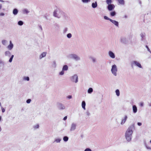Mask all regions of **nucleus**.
Returning <instances> with one entry per match:
<instances>
[{
  "mask_svg": "<svg viewBox=\"0 0 151 151\" xmlns=\"http://www.w3.org/2000/svg\"><path fill=\"white\" fill-rule=\"evenodd\" d=\"M58 109L60 110H63L65 109V105L61 103H58L57 104Z\"/></svg>",
  "mask_w": 151,
  "mask_h": 151,
  "instance_id": "0eeeda50",
  "label": "nucleus"
},
{
  "mask_svg": "<svg viewBox=\"0 0 151 151\" xmlns=\"http://www.w3.org/2000/svg\"><path fill=\"white\" fill-rule=\"evenodd\" d=\"M18 10L17 9L15 8L13 10V14L14 15H16L18 14Z\"/></svg>",
  "mask_w": 151,
  "mask_h": 151,
  "instance_id": "412c9836",
  "label": "nucleus"
},
{
  "mask_svg": "<svg viewBox=\"0 0 151 151\" xmlns=\"http://www.w3.org/2000/svg\"><path fill=\"white\" fill-rule=\"evenodd\" d=\"M61 141V139L60 138H55L53 142H56L57 143H60Z\"/></svg>",
  "mask_w": 151,
  "mask_h": 151,
  "instance_id": "a878e982",
  "label": "nucleus"
},
{
  "mask_svg": "<svg viewBox=\"0 0 151 151\" xmlns=\"http://www.w3.org/2000/svg\"><path fill=\"white\" fill-rule=\"evenodd\" d=\"M145 47L147 48L148 51H149L151 54V51H150V49L148 47V46L146 45L145 46Z\"/></svg>",
  "mask_w": 151,
  "mask_h": 151,
  "instance_id": "49530a36",
  "label": "nucleus"
},
{
  "mask_svg": "<svg viewBox=\"0 0 151 151\" xmlns=\"http://www.w3.org/2000/svg\"><path fill=\"white\" fill-rule=\"evenodd\" d=\"M67 37L68 38H70L72 37V35L71 33H68L67 35Z\"/></svg>",
  "mask_w": 151,
  "mask_h": 151,
  "instance_id": "c03bdc74",
  "label": "nucleus"
},
{
  "mask_svg": "<svg viewBox=\"0 0 151 151\" xmlns=\"http://www.w3.org/2000/svg\"><path fill=\"white\" fill-rule=\"evenodd\" d=\"M70 79L71 81L75 82L76 83L78 82V76L76 74H75L74 75L71 76Z\"/></svg>",
  "mask_w": 151,
  "mask_h": 151,
  "instance_id": "20e7f679",
  "label": "nucleus"
},
{
  "mask_svg": "<svg viewBox=\"0 0 151 151\" xmlns=\"http://www.w3.org/2000/svg\"><path fill=\"white\" fill-rule=\"evenodd\" d=\"M14 45L11 40L9 41V44L7 46V48L9 50H11L13 48Z\"/></svg>",
  "mask_w": 151,
  "mask_h": 151,
  "instance_id": "ddd939ff",
  "label": "nucleus"
},
{
  "mask_svg": "<svg viewBox=\"0 0 151 151\" xmlns=\"http://www.w3.org/2000/svg\"><path fill=\"white\" fill-rule=\"evenodd\" d=\"M132 111L135 114L137 111V106L135 105L132 106Z\"/></svg>",
  "mask_w": 151,
  "mask_h": 151,
  "instance_id": "a211bd4d",
  "label": "nucleus"
},
{
  "mask_svg": "<svg viewBox=\"0 0 151 151\" xmlns=\"http://www.w3.org/2000/svg\"><path fill=\"white\" fill-rule=\"evenodd\" d=\"M67 116H66L64 117V118L63 119V120H64L65 121L67 119Z\"/></svg>",
  "mask_w": 151,
  "mask_h": 151,
  "instance_id": "6e6d98bb",
  "label": "nucleus"
},
{
  "mask_svg": "<svg viewBox=\"0 0 151 151\" xmlns=\"http://www.w3.org/2000/svg\"><path fill=\"white\" fill-rule=\"evenodd\" d=\"M139 3H140V4H141V1H140V2H139Z\"/></svg>",
  "mask_w": 151,
  "mask_h": 151,
  "instance_id": "774afa93",
  "label": "nucleus"
},
{
  "mask_svg": "<svg viewBox=\"0 0 151 151\" xmlns=\"http://www.w3.org/2000/svg\"><path fill=\"white\" fill-rule=\"evenodd\" d=\"M5 15V14L3 13H0V16H4Z\"/></svg>",
  "mask_w": 151,
  "mask_h": 151,
  "instance_id": "603ef678",
  "label": "nucleus"
},
{
  "mask_svg": "<svg viewBox=\"0 0 151 151\" xmlns=\"http://www.w3.org/2000/svg\"><path fill=\"white\" fill-rule=\"evenodd\" d=\"M121 5H124V0H116Z\"/></svg>",
  "mask_w": 151,
  "mask_h": 151,
  "instance_id": "bb28decb",
  "label": "nucleus"
},
{
  "mask_svg": "<svg viewBox=\"0 0 151 151\" xmlns=\"http://www.w3.org/2000/svg\"><path fill=\"white\" fill-rule=\"evenodd\" d=\"M2 7V5L1 4H0V9H1Z\"/></svg>",
  "mask_w": 151,
  "mask_h": 151,
  "instance_id": "13d9d810",
  "label": "nucleus"
},
{
  "mask_svg": "<svg viewBox=\"0 0 151 151\" xmlns=\"http://www.w3.org/2000/svg\"><path fill=\"white\" fill-rule=\"evenodd\" d=\"M137 124L139 126H141L142 125V124L141 122H138L137 123Z\"/></svg>",
  "mask_w": 151,
  "mask_h": 151,
  "instance_id": "5fc2aeb1",
  "label": "nucleus"
},
{
  "mask_svg": "<svg viewBox=\"0 0 151 151\" xmlns=\"http://www.w3.org/2000/svg\"><path fill=\"white\" fill-rule=\"evenodd\" d=\"M1 127H0V132H1Z\"/></svg>",
  "mask_w": 151,
  "mask_h": 151,
  "instance_id": "0e129e2a",
  "label": "nucleus"
},
{
  "mask_svg": "<svg viewBox=\"0 0 151 151\" xmlns=\"http://www.w3.org/2000/svg\"><path fill=\"white\" fill-rule=\"evenodd\" d=\"M84 151H92V150L90 148H86L84 150Z\"/></svg>",
  "mask_w": 151,
  "mask_h": 151,
  "instance_id": "09e8293b",
  "label": "nucleus"
},
{
  "mask_svg": "<svg viewBox=\"0 0 151 151\" xmlns=\"http://www.w3.org/2000/svg\"><path fill=\"white\" fill-rule=\"evenodd\" d=\"M1 109L2 112L4 113L5 111V109L2 106H1Z\"/></svg>",
  "mask_w": 151,
  "mask_h": 151,
  "instance_id": "8fccbe9b",
  "label": "nucleus"
},
{
  "mask_svg": "<svg viewBox=\"0 0 151 151\" xmlns=\"http://www.w3.org/2000/svg\"><path fill=\"white\" fill-rule=\"evenodd\" d=\"M14 55H11V56L9 60V63H11L12 62V61L13 58L14 57Z\"/></svg>",
  "mask_w": 151,
  "mask_h": 151,
  "instance_id": "473e14b6",
  "label": "nucleus"
},
{
  "mask_svg": "<svg viewBox=\"0 0 151 151\" xmlns=\"http://www.w3.org/2000/svg\"><path fill=\"white\" fill-rule=\"evenodd\" d=\"M24 24L23 22L22 21H19L18 22L17 24L19 26H22Z\"/></svg>",
  "mask_w": 151,
  "mask_h": 151,
  "instance_id": "72a5a7b5",
  "label": "nucleus"
},
{
  "mask_svg": "<svg viewBox=\"0 0 151 151\" xmlns=\"http://www.w3.org/2000/svg\"><path fill=\"white\" fill-rule=\"evenodd\" d=\"M124 17L125 18H127V16L126 15H124Z\"/></svg>",
  "mask_w": 151,
  "mask_h": 151,
  "instance_id": "bf43d9fd",
  "label": "nucleus"
},
{
  "mask_svg": "<svg viewBox=\"0 0 151 151\" xmlns=\"http://www.w3.org/2000/svg\"><path fill=\"white\" fill-rule=\"evenodd\" d=\"M64 71L62 70L59 73V74L60 75L62 76L64 75Z\"/></svg>",
  "mask_w": 151,
  "mask_h": 151,
  "instance_id": "79ce46f5",
  "label": "nucleus"
},
{
  "mask_svg": "<svg viewBox=\"0 0 151 151\" xmlns=\"http://www.w3.org/2000/svg\"><path fill=\"white\" fill-rule=\"evenodd\" d=\"M22 12L23 14H27L29 12V11L27 9H23Z\"/></svg>",
  "mask_w": 151,
  "mask_h": 151,
  "instance_id": "5701e85b",
  "label": "nucleus"
},
{
  "mask_svg": "<svg viewBox=\"0 0 151 151\" xmlns=\"http://www.w3.org/2000/svg\"><path fill=\"white\" fill-rule=\"evenodd\" d=\"M47 52H42L39 58L41 59L42 58L46 56Z\"/></svg>",
  "mask_w": 151,
  "mask_h": 151,
  "instance_id": "6ab92c4d",
  "label": "nucleus"
},
{
  "mask_svg": "<svg viewBox=\"0 0 151 151\" xmlns=\"http://www.w3.org/2000/svg\"><path fill=\"white\" fill-rule=\"evenodd\" d=\"M40 28L41 30H42V28L41 26H40Z\"/></svg>",
  "mask_w": 151,
  "mask_h": 151,
  "instance_id": "052dcab7",
  "label": "nucleus"
},
{
  "mask_svg": "<svg viewBox=\"0 0 151 151\" xmlns=\"http://www.w3.org/2000/svg\"><path fill=\"white\" fill-rule=\"evenodd\" d=\"M0 106H1V102H0Z\"/></svg>",
  "mask_w": 151,
  "mask_h": 151,
  "instance_id": "e2e57ef3",
  "label": "nucleus"
},
{
  "mask_svg": "<svg viewBox=\"0 0 151 151\" xmlns=\"http://www.w3.org/2000/svg\"><path fill=\"white\" fill-rule=\"evenodd\" d=\"M4 62L2 60H0V67L4 66Z\"/></svg>",
  "mask_w": 151,
  "mask_h": 151,
  "instance_id": "58836bf2",
  "label": "nucleus"
},
{
  "mask_svg": "<svg viewBox=\"0 0 151 151\" xmlns=\"http://www.w3.org/2000/svg\"><path fill=\"white\" fill-rule=\"evenodd\" d=\"M134 124H133L130 125L127 129L125 134V138L128 142L131 141L132 138V134L133 130L134 129Z\"/></svg>",
  "mask_w": 151,
  "mask_h": 151,
  "instance_id": "f257e3e1",
  "label": "nucleus"
},
{
  "mask_svg": "<svg viewBox=\"0 0 151 151\" xmlns=\"http://www.w3.org/2000/svg\"><path fill=\"white\" fill-rule=\"evenodd\" d=\"M128 116L127 115H125L122 118L121 120V124L122 125H124L127 119Z\"/></svg>",
  "mask_w": 151,
  "mask_h": 151,
  "instance_id": "1a4fd4ad",
  "label": "nucleus"
},
{
  "mask_svg": "<svg viewBox=\"0 0 151 151\" xmlns=\"http://www.w3.org/2000/svg\"><path fill=\"white\" fill-rule=\"evenodd\" d=\"M5 55L6 56L9 57L11 55V53L9 51H6L5 52Z\"/></svg>",
  "mask_w": 151,
  "mask_h": 151,
  "instance_id": "4be33fe9",
  "label": "nucleus"
},
{
  "mask_svg": "<svg viewBox=\"0 0 151 151\" xmlns=\"http://www.w3.org/2000/svg\"><path fill=\"white\" fill-rule=\"evenodd\" d=\"M68 69V66L67 65H64L63 67L62 70L64 71H67Z\"/></svg>",
  "mask_w": 151,
  "mask_h": 151,
  "instance_id": "393cba45",
  "label": "nucleus"
},
{
  "mask_svg": "<svg viewBox=\"0 0 151 151\" xmlns=\"http://www.w3.org/2000/svg\"><path fill=\"white\" fill-rule=\"evenodd\" d=\"M89 58L90 59H91V60L93 63H96L97 59L95 58L92 56H90L89 57Z\"/></svg>",
  "mask_w": 151,
  "mask_h": 151,
  "instance_id": "2eb2a0df",
  "label": "nucleus"
},
{
  "mask_svg": "<svg viewBox=\"0 0 151 151\" xmlns=\"http://www.w3.org/2000/svg\"><path fill=\"white\" fill-rule=\"evenodd\" d=\"M58 10L55 9L54 10L53 12V16L55 17H57L58 18H60V16L59 15H58Z\"/></svg>",
  "mask_w": 151,
  "mask_h": 151,
  "instance_id": "f8f14e48",
  "label": "nucleus"
},
{
  "mask_svg": "<svg viewBox=\"0 0 151 151\" xmlns=\"http://www.w3.org/2000/svg\"><path fill=\"white\" fill-rule=\"evenodd\" d=\"M140 35L141 37V42L145 43L146 41L145 33L144 32L141 33Z\"/></svg>",
  "mask_w": 151,
  "mask_h": 151,
  "instance_id": "423d86ee",
  "label": "nucleus"
},
{
  "mask_svg": "<svg viewBox=\"0 0 151 151\" xmlns=\"http://www.w3.org/2000/svg\"><path fill=\"white\" fill-rule=\"evenodd\" d=\"M31 101V99H28L26 100V103L27 104H29L30 103Z\"/></svg>",
  "mask_w": 151,
  "mask_h": 151,
  "instance_id": "de8ad7c7",
  "label": "nucleus"
},
{
  "mask_svg": "<svg viewBox=\"0 0 151 151\" xmlns=\"http://www.w3.org/2000/svg\"><path fill=\"white\" fill-rule=\"evenodd\" d=\"M131 65L132 67L133 65H135L140 68H142V67L140 63L139 62L137 61L134 60L132 61L131 63Z\"/></svg>",
  "mask_w": 151,
  "mask_h": 151,
  "instance_id": "39448f33",
  "label": "nucleus"
},
{
  "mask_svg": "<svg viewBox=\"0 0 151 151\" xmlns=\"http://www.w3.org/2000/svg\"><path fill=\"white\" fill-rule=\"evenodd\" d=\"M145 145L146 146V147L147 148V149H151V148L150 147H147L146 145V144L145 143Z\"/></svg>",
  "mask_w": 151,
  "mask_h": 151,
  "instance_id": "864d4df0",
  "label": "nucleus"
},
{
  "mask_svg": "<svg viewBox=\"0 0 151 151\" xmlns=\"http://www.w3.org/2000/svg\"><path fill=\"white\" fill-rule=\"evenodd\" d=\"M68 28L67 27L64 28L63 30V32L64 33H66L68 31Z\"/></svg>",
  "mask_w": 151,
  "mask_h": 151,
  "instance_id": "a18cd8bd",
  "label": "nucleus"
},
{
  "mask_svg": "<svg viewBox=\"0 0 151 151\" xmlns=\"http://www.w3.org/2000/svg\"><path fill=\"white\" fill-rule=\"evenodd\" d=\"M0 1L1 2H3L4 1L2 0H0Z\"/></svg>",
  "mask_w": 151,
  "mask_h": 151,
  "instance_id": "680f3d73",
  "label": "nucleus"
},
{
  "mask_svg": "<svg viewBox=\"0 0 151 151\" xmlns=\"http://www.w3.org/2000/svg\"><path fill=\"white\" fill-rule=\"evenodd\" d=\"M7 42V41L5 40H3L2 41V43L3 45H6Z\"/></svg>",
  "mask_w": 151,
  "mask_h": 151,
  "instance_id": "4c0bfd02",
  "label": "nucleus"
},
{
  "mask_svg": "<svg viewBox=\"0 0 151 151\" xmlns=\"http://www.w3.org/2000/svg\"><path fill=\"white\" fill-rule=\"evenodd\" d=\"M108 55L109 57L112 59H114L115 57L114 53L111 51L110 50L109 51Z\"/></svg>",
  "mask_w": 151,
  "mask_h": 151,
  "instance_id": "9d476101",
  "label": "nucleus"
},
{
  "mask_svg": "<svg viewBox=\"0 0 151 151\" xmlns=\"http://www.w3.org/2000/svg\"><path fill=\"white\" fill-rule=\"evenodd\" d=\"M120 40L121 42L123 43H126L127 42V39L125 37H121L120 38Z\"/></svg>",
  "mask_w": 151,
  "mask_h": 151,
  "instance_id": "4468645a",
  "label": "nucleus"
},
{
  "mask_svg": "<svg viewBox=\"0 0 151 151\" xmlns=\"http://www.w3.org/2000/svg\"><path fill=\"white\" fill-rule=\"evenodd\" d=\"M92 7L93 8H96L98 6L97 2L96 1H95L94 3H93L92 4Z\"/></svg>",
  "mask_w": 151,
  "mask_h": 151,
  "instance_id": "aec40b11",
  "label": "nucleus"
},
{
  "mask_svg": "<svg viewBox=\"0 0 151 151\" xmlns=\"http://www.w3.org/2000/svg\"><path fill=\"white\" fill-rule=\"evenodd\" d=\"M150 143H151V140H150Z\"/></svg>",
  "mask_w": 151,
  "mask_h": 151,
  "instance_id": "338daca9",
  "label": "nucleus"
},
{
  "mask_svg": "<svg viewBox=\"0 0 151 151\" xmlns=\"http://www.w3.org/2000/svg\"><path fill=\"white\" fill-rule=\"evenodd\" d=\"M68 137L67 136H64L63 137V140L64 142H67L68 140Z\"/></svg>",
  "mask_w": 151,
  "mask_h": 151,
  "instance_id": "7c9ffc66",
  "label": "nucleus"
},
{
  "mask_svg": "<svg viewBox=\"0 0 151 151\" xmlns=\"http://www.w3.org/2000/svg\"><path fill=\"white\" fill-rule=\"evenodd\" d=\"M66 98L69 99H70L72 98V96L71 95H68L66 97Z\"/></svg>",
  "mask_w": 151,
  "mask_h": 151,
  "instance_id": "3c124183",
  "label": "nucleus"
},
{
  "mask_svg": "<svg viewBox=\"0 0 151 151\" xmlns=\"http://www.w3.org/2000/svg\"><path fill=\"white\" fill-rule=\"evenodd\" d=\"M67 57L69 59H72L75 61H80L81 60L80 57L75 54H70L67 55Z\"/></svg>",
  "mask_w": 151,
  "mask_h": 151,
  "instance_id": "f03ea898",
  "label": "nucleus"
},
{
  "mask_svg": "<svg viewBox=\"0 0 151 151\" xmlns=\"http://www.w3.org/2000/svg\"><path fill=\"white\" fill-rule=\"evenodd\" d=\"M104 19L105 20H109L110 21L111 19L109 18L107 16H104Z\"/></svg>",
  "mask_w": 151,
  "mask_h": 151,
  "instance_id": "37998d69",
  "label": "nucleus"
},
{
  "mask_svg": "<svg viewBox=\"0 0 151 151\" xmlns=\"http://www.w3.org/2000/svg\"><path fill=\"white\" fill-rule=\"evenodd\" d=\"M82 2L84 3H87L90 1L91 0H81Z\"/></svg>",
  "mask_w": 151,
  "mask_h": 151,
  "instance_id": "e433bc0d",
  "label": "nucleus"
},
{
  "mask_svg": "<svg viewBox=\"0 0 151 151\" xmlns=\"http://www.w3.org/2000/svg\"><path fill=\"white\" fill-rule=\"evenodd\" d=\"M110 21L116 27H119V23L118 22L112 19H111Z\"/></svg>",
  "mask_w": 151,
  "mask_h": 151,
  "instance_id": "f3484780",
  "label": "nucleus"
},
{
  "mask_svg": "<svg viewBox=\"0 0 151 151\" xmlns=\"http://www.w3.org/2000/svg\"><path fill=\"white\" fill-rule=\"evenodd\" d=\"M149 106H151V104H149Z\"/></svg>",
  "mask_w": 151,
  "mask_h": 151,
  "instance_id": "69168bd1",
  "label": "nucleus"
},
{
  "mask_svg": "<svg viewBox=\"0 0 151 151\" xmlns=\"http://www.w3.org/2000/svg\"><path fill=\"white\" fill-rule=\"evenodd\" d=\"M65 13L62 11L58 10V15L60 16V18L62 16H65Z\"/></svg>",
  "mask_w": 151,
  "mask_h": 151,
  "instance_id": "dca6fc26",
  "label": "nucleus"
},
{
  "mask_svg": "<svg viewBox=\"0 0 151 151\" xmlns=\"http://www.w3.org/2000/svg\"><path fill=\"white\" fill-rule=\"evenodd\" d=\"M115 8V6L113 4H109L107 6L108 9L109 11H112Z\"/></svg>",
  "mask_w": 151,
  "mask_h": 151,
  "instance_id": "9b49d317",
  "label": "nucleus"
},
{
  "mask_svg": "<svg viewBox=\"0 0 151 151\" xmlns=\"http://www.w3.org/2000/svg\"><path fill=\"white\" fill-rule=\"evenodd\" d=\"M115 93L117 96H119L120 95V92L119 89H116L115 91Z\"/></svg>",
  "mask_w": 151,
  "mask_h": 151,
  "instance_id": "f704fd0d",
  "label": "nucleus"
},
{
  "mask_svg": "<svg viewBox=\"0 0 151 151\" xmlns=\"http://www.w3.org/2000/svg\"><path fill=\"white\" fill-rule=\"evenodd\" d=\"M87 92L88 93L91 94L93 92V88H89Z\"/></svg>",
  "mask_w": 151,
  "mask_h": 151,
  "instance_id": "c756f323",
  "label": "nucleus"
},
{
  "mask_svg": "<svg viewBox=\"0 0 151 151\" xmlns=\"http://www.w3.org/2000/svg\"><path fill=\"white\" fill-rule=\"evenodd\" d=\"M116 13L115 11H113L111 12L110 13V15L111 17H114L115 16Z\"/></svg>",
  "mask_w": 151,
  "mask_h": 151,
  "instance_id": "cd10ccee",
  "label": "nucleus"
},
{
  "mask_svg": "<svg viewBox=\"0 0 151 151\" xmlns=\"http://www.w3.org/2000/svg\"><path fill=\"white\" fill-rule=\"evenodd\" d=\"M111 71L112 74L114 76H117V73L118 71V69L117 66L116 65L114 64L111 66Z\"/></svg>",
  "mask_w": 151,
  "mask_h": 151,
  "instance_id": "7ed1b4c3",
  "label": "nucleus"
},
{
  "mask_svg": "<svg viewBox=\"0 0 151 151\" xmlns=\"http://www.w3.org/2000/svg\"><path fill=\"white\" fill-rule=\"evenodd\" d=\"M77 126L76 124L75 123H72L71 124L70 131L72 132L74 131L76 129V127Z\"/></svg>",
  "mask_w": 151,
  "mask_h": 151,
  "instance_id": "6e6552de",
  "label": "nucleus"
},
{
  "mask_svg": "<svg viewBox=\"0 0 151 151\" xmlns=\"http://www.w3.org/2000/svg\"><path fill=\"white\" fill-rule=\"evenodd\" d=\"M86 114L87 116H88L90 115V113L88 110H87L86 113Z\"/></svg>",
  "mask_w": 151,
  "mask_h": 151,
  "instance_id": "a19ab883",
  "label": "nucleus"
},
{
  "mask_svg": "<svg viewBox=\"0 0 151 151\" xmlns=\"http://www.w3.org/2000/svg\"><path fill=\"white\" fill-rule=\"evenodd\" d=\"M33 127L35 129H38L39 127V125L38 124H36L34 125Z\"/></svg>",
  "mask_w": 151,
  "mask_h": 151,
  "instance_id": "2f4dec72",
  "label": "nucleus"
},
{
  "mask_svg": "<svg viewBox=\"0 0 151 151\" xmlns=\"http://www.w3.org/2000/svg\"><path fill=\"white\" fill-rule=\"evenodd\" d=\"M23 80L25 81H29V78L28 76H24L23 78Z\"/></svg>",
  "mask_w": 151,
  "mask_h": 151,
  "instance_id": "c85d7f7f",
  "label": "nucleus"
},
{
  "mask_svg": "<svg viewBox=\"0 0 151 151\" xmlns=\"http://www.w3.org/2000/svg\"><path fill=\"white\" fill-rule=\"evenodd\" d=\"M143 102H141L140 103V106H143Z\"/></svg>",
  "mask_w": 151,
  "mask_h": 151,
  "instance_id": "4d7b16f0",
  "label": "nucleus"
},
{
  "mask_svg": "<svg viewBox=\"0 0 151 151\" xmlns=\"http://www.w3.org/2000/svg\"><path fill=\"white\" fill-rule=\"evenodd\" d=\"M56 62L55 61H54L52 62V66L53 68H55L56 67Z\"/></svg>",
  "mask_w": 151,
  "mask_h": 151,
  "instance_id": "c9c22d12",
  "label": "nucleus"
},
{
  "mask_svg": "<svg viewBox=\"0 0 151 151\" xmlns=\"http://www.w3.org/2000/svg\"><path fill=\"white\" fill-rule=\"evenodd\" d=\"M86 104L85 101H83L82 102L81 106L82 108L84 109H86Z\"/></svg>",
  "mask_w": 151,
  "mask_h": 151,
  "instance_id": "b1692460",
  "label": "nucleus"
},
{
  "mask_svg": "<svg viewBox=\"0 0 151 151\" xmlns=\"http://www.w3.org/2000/svg\"><path fill=\"white\" fill-rule=\"evenodd\" d=\"M112 2L111 0H106V3L109 5V4H111V3Z\"/></svg>",
  "mask_w": 151,
  "mask_h": 151,
  "instance_id": "ea45409f",
  "label": "nucleus"
}]
</instances>
